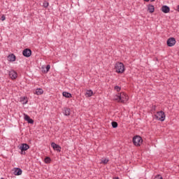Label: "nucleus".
<instances>
[{
    "instance_id": "f257e3e1",
    "label": "nucleus",
    "mask_w": 179,
    "mask_h": 179,
    "mask_svg": "<svg viewBox=\"0 0 179 179\" xmlns=\"http://www.w3.org/2000/svg\"><path fill=\"white\" fill-rule=\"evenodd\" d=\"M115 69L117 73H124L125 71V66L122 64V62H116L115 64Z\"/></svg>"
},
{
    "instance_id": "f03ea898",
    "label": "nucleus",
    "mask_w": 179,
    "mask_h": 179,
    "mask_svg": "<svg viewBox=\"0 0 179 179\" xmlns=\"http://www.w3.org/2000/svg\"><path fill=\"white\" fill-rule=\"evenodd\" d=\"M155 117L156 120H157L158 121H161L162 122H163V121L166 120V114L163 110L158 111L157 114L155 115Z\"/></svg>"
},
{
    "instance_id": "7ed1b4c3",
    "label": "nucleus",
    "mask_w": 179,
    "mask_h": 179,
    "mask_svg": "<svg viewBox=\"0 0 179 179\" xmlns=\"http://www.w3.org/2000/svg\"><path fill=\"white\" fill-rule=\"evenodd\" d=\"M142 142H143V140H142V137L140 136H135L133 138V143L135 146H141Z\"/></svg>"
},
{
    "instance_id": "20e7f679",
    "label": "nucleus",
    "mask_w": 179,
    "mask_h": 179,
    "mask_svg": "<svg viewBox=\"0 0 179 179\" xmlns=\"http://www.w3.org/2000/svg\"><path fill=\"white\" fill-rule=\"evenodd\" d=\"M120 103H126V101H128V99H129L128 95H127V94H125L124 92H121L120 94Z\"/></svg>"
},
{
    "instance_id": "39448f33",
    "label": "nucleus",
    "mask_w": 179,
    "mask_h": 179,
    "mask_svg": "<svg viewBox=\"0 0 179 179\" xmlns=\"http://www.w3.org/2000/svg\"><path fill=\"white\" fill-rule=\"evenodd\" d=\"M176 41L174 38H169L166 41L168 47H173V45H176Z\"/></svg>"
},
{
    "instance_id": "423d86ee",
    "label": "nucleus",
    "mask_w": 179,
    "mask_h": 179,
    "mask_svg": "<svg viewBox=\"0 0 179 179\" xmlns=\"http://www.w3.org/2000/svg\"><path fill=\"white\" fill-rule=\"evenodd\" d=\"M22 55L24 57H26L27 58H29L31 55V50L29 48H26L22 51Z\"/></svg>"
},
{
    "instance_id": "0eeeda50",
    "label": "nucleus",
    "mask_w": 179,
    "mask_h": 179,
    "mask_svg": "<svg viewBox=\"0 0 179 179\" xmlns=\"http://www.w3.org/2000/svg\"><path fill=\"white\" fill-rule=\"evenodd\" d=\"M21 152H26L30 149V146L27 143H22L20 148Z\"/></svg>"
},
{
    "instance_id": "6e6552de",
    "label": "nucleus",
    "mask_w": 179,
    "mask_h": 179,
    "mask_svg": "<svg viewBox=\"0 0 179 179\" xmlns=\"http://www.w3.org/2000/svg\"><path fill=\"white\" fill-rule=\"evenodd\" d=\"M51 146L52 148L56 150L57 152H61V146H59V145H57V143H51Z\"/></svg>"
},
{
    "instance_id": "1a4fd4ad",
    "label": "nucleus",
    "mask_w": 179,
    "mask_h": 179,
    "mask_svg": "<svg viewBox=\"0 0 179 179\" xmlns=\"http://www.w3.org/2000/svg\"><path fill=\"white\" fill-rule=\"evenodd\" d=\"M25 121H27L28 124H34V120L30 118L28 115L24 114Z\"/></svg>"
},
{
    "instance_id": "9d476101",
    "label": "nucleus",
    "mask_w": 179,
    "mask_h": 179,
    "mask_svg": "<svg viewBox=\"0 0 179 179\" xmlns=\"http://www.w3.org/2000/svg\"><path fill=\"white\" fill-rule=\"evenodd\" d=\"M8 61L9 62H15L16 61V56L14 54H10L8 56Z\"/></svg>"
},
{
    "instance_id": "9b49d317",
    "label": "nucleus",
    "mask_w": 179,
    "mask_h": 179,
    "mask_svg": "<svg viewBox=\"0 0 179 179\" xmlns=\"http://www.w3.org/2000/svg\"><path fill=\"white\" fill-rule=\"evenodd\" d=\"M161 10L164 13H169V12H170V7H169V6H163Z\"/></svg>"
},
{
    "instance_id": "f8f14e48",
    "label": "nucleus",
    "mask_w": 179,
    "mask_h": 179,
    "mask_svg": "<svg viewBox=\"0 0 179 179\" xmlns=\"http://www.w3.org/2000/svg\"><path fill=\"white\" fill-rule=\"evenodd\" d=\"M63 114L66 116L71 115V108H64Z\"/></svg>"
},
{
    "instance_id": "ddd939ff",
    "label": "nucleus",
    "mask_w": 179,
    "mask_h": 179,
    "mask_svg": "<svg viewBox=\"0 0 179 179\" xmlns=\"http://www.w3.org/2000/svg\"><path fill=\"white\" fill-rule=\"evenodd\" d=\"M9 75L12 79H16V78H17V73L15 71H10Z\"/></svg>"
},
{
    "instance_id": "4468645a",
    "label": "nucleus",
    "mask_w": 179,
    "mask_h": 179,
    "mask_svg": "<svg viewBox=\"0 0 179 179\" xmlns=\"http://www.w3.org/2000/svg\"><path fill=\"white\" fill-rule=\"evenodd\" d=\"M42 68H43L42 72H43V73H48V72H50V68H51V66H50V64H48V65L45 66V69H44V67H42Z\"/></svg>"
},
{
    "instance_id": "2eb2a0df",
    "label": "nucleus",
    "mask_w": 179,
    "mask_h": 179,
    "mask_svg": "<svg viewBox=\"0 0 179 179\" xmlns=\"http://www.w3.org/2000/svg\"><path fill=\"white\" fill-rule=\"evenodd\" d=\"M15 176H22V170L20 168H16L14 171Z\"/></svg>"
},
{
    "instance_id": "dca6fc26",
    "label": "nucleus",
    "mask_w": 179,
    "mask_h": 179,
    "mask_svg": "<svg viewBox=\"0 0 179 179\" xmlns=\"http://www.w3.org/2000/svg\"><path fill=\"white\" fill-rule=\"evenodd\" d=\"M44 93V90L41 88H37L35 92V94H37V96H40L41 94H43Z\"/></svg>"
},
{
    "instance_id": "f3484780",
    "label": "nucleus",
    "mask_w": 179,
    "mask_h": 179,
    "mask_svg": "<svg viewBox=\"0 0 179 179\" xmlns=\"http://www.w3.org/2000/svg\"><path fill=\"white\" fill-rule=\"evenodd\" d=\"M62 94L64 97H66V99H71V97H72V94L69 92H63Z\"/></svg>"
},
{
    "instance_id": "a211bd4d",
    "label": "nucleus",
    "mask_w": 179,
    "mask_h": 179,
    "mask_svg": "<svg viewBox=\"0 0 179 179\" xmlns=\"http://www.w3.org/2000/svg\"><path fill=\"white\" fill-rule=\"evenodd\" d=\"M85 96H87V97H92V96H93V91L92 90H87Z\"/></svg>"
},
{
    "instance_id": "6ab92c4d",
    "label": "nucleus",
    "mask_w": 179,
    "mask_h": 179,
    "mask_svg": "<svg viewBox=\"0 0 179 179\" xmlns=\"http://www.w3.org/2000/svg\"><path fill=\"white\" fill-rule=\"evenodd\" d=\"M148 10H149L150 13H153V12H155V6L149 5L148 6Z\"/></svg>"
},
{
    "instance_id": "aec40b11",
    "label": "nucleus",
    "mask_w": 179,
    "mask_h": 179,
    "mask_svg": "<svg viewBox=\"0 0 179 179\" xmlns=\"http://www.w3.org/2000/svg\"><path fill=\"white\" fill-rule=\"evenodd\" d=\"M20 101H23L22 104H27V97H21Z\"/></svg>"
},
{
    "instance_id": "412c9836",
    "label": "nucleus",
    "mask_w": 179,
    "mask_h": 179,
    "mask_svg": "<svg viewBox=\"0 0 179 179\" xmlns=\"http://www.w3.org/2000/svg\"><path fill=\"white\" fill-rule=\"evenodd\" d=\"M115 100L117 101V103H121V98L120 94L118 95L115 96Z\"/></svg>"
},
{
    "instance_id": "4be33fe9",
    "label": "nucleus",
    "mask_w": 179,
    "mask_h": 179,
    "mask_svg": "<svg viewBox=\"0 0 179 179\" xmlns=\"http://www.w3.org/2000/svg\"><path fill=\"white\" fill-rule=\"evenodd\" d=\"M50 162H51V158H50L49 157H47L45 158V163L48 164V163H50Z\"/></svg>"
},
{
    "instance_id": "5701e85b",
    "label": "nucleus",
    "mask_w": 179,
    "mask_h": 179,
    "mask_svg": "<svg viewBox=\"0 0 179 179\" xmlns=\"http://www.w3.org/2000/svg\"><path fill=\"white\" fill-rule=\"evenodd\" d=\"M43 8H47L48 6H50V3H48L47 1H45L43 3Z\"/></svg>"
},
{
    "instance_id": "b1692460",
    "label": "nucleus",
    "mask_w": 179,
    "mask_h": 179,
    "mask_svg": "<svg viewBox=\"0 0 179 179\" xmlns=\"http://www.w3.org/2000/svg\"><path fill=\"white\" fill-rule=\"evenodd\" d=\"M113 128H117L118 127V123L117 122H112Z\"/></svg>"
},
{
    "instance_id": "393cba45",
    "label": "nucleus",
    "mask_w": 179,
    "mask_h": 179,
    "mask_svg": "<svg viewBox=\"0 0 179 179\" xmlns=\"http://www.w3.org/2000/svg\"><path fill=\"white\" fill-rule=\"evenodd\" d=\"M114 90H116V92H120L121 91V87L118 85L115 86Z\"/></svg>"
},
{
    "instance_id": "a878e982",
    "label": "nucleus",
    "mask_w": 179,
    "mask_h": 179,
    "mask_svg": "<svg viewBox=\"0 0 179 179\" xmlns=\"http://www.w3.org/2000/svg\"><path fill=\"white\" fill-rule=\"evenodd\" d=\"M101 163H103V164H107V163H108V159H102Z\"/></svg>"
},
{
    "instance_id": "bb28decb",
    "label": "nucleus",
    "mask_w": 179,
    "mask_h": 179,
    "mask_svg": "<svg viewBox=\"0 0 179 179\" xmlns=\"http://www.w3.org/2000/svg\"><path fill=\"white\" fill-rule=\"evenodd\" d=\"M154 179H163V177H162V175H157L154 178Z\"/></svg>"
},
{
    "instance_id": "cd10ccee",
    "label": "nucleus",
    "mask_w": 179,
    "mask_h": 179,
    "mask_svg": "<svg viewBox=\"0 0 179 179\" xmlns=\"http://www.w3.org/2000/svg\"><path fill=\"white\" fill-rule=\"evenodd\" d=\"M5 19H6V17H5V15H1V20L2 22H3V20H5Z\"/></svg>"
},
{
    "instance_id": "c85d7f7f",
    "label": "nucleus",
    "mask_w": 179,
    "mask_h": 179,
    "mask_svg": "<svg viewBox=\"0 0 179 179\" xmlns=\"http://www.w3.org/2000/svg\"><path fill=\"white\" fill-rule=\"evenodd\" d=\"M152 110H154V111H156V106H152Z\"/></svg>"
},
{
    "instance_id": "c756f323",
    "label": "nucleus",
    "mask_w": 179,
    "mask_h": 179,
    "mask_svg": "<svg viewBox=\"0 0 179 179\" xmlns=\"http://www.w3.org/2000/svg\"><path fill=\"white\" fill-rule=\"evenodd\" d=\"M21 155H26V152H21Z\"/></svg>"
},
{
    "instance_id": "7c9ffc66",
    "label": "nucleus",
    "mask_w": 179,
    "mask_h": 179,
    "mask_svg": "<svg viewBox=\"0 0 179 179\" xmlns=\"http://www.w3.org/2000/svg\"><path fill=\"white\" fill-rule=\"evenodd\" d=\"M113 179H120V178L119 177H115V178H113Z\"/></svg>"
},
{
    "instance_id": "2f4dec72",
    "label": "nucleus",
    "mask_w": 179,
    "mask_h": 179,
    "mask_svg": "<svg viewBox=\"0 0 179 179\" xmlns=\"http://www.w3.org/2000/svg\"><path fill=\"white\" fill-rule=\"evenodd\" d=\"M145 2H149V0H144Z\"/></svg>"
},
{
    "instance_id": "473e14b6",
    "label": "nucleus",
    "mask_w": 179,
    "mask_h": 179,
    "mask_svg": "<svg viewBox=\"0 0 179 179\" xmlns=\"http://www.w3.org/2000/svg\"><path fill=\"white\" fill-rule=\"evenodd\" d=\"M150 1H151V2H155V0H150Z\"/></svg>"
},
{
    "instance_id": "72a5a7b5",
    "label": "nucleus",
    "mask_w": 179,
    "mask_h": 179,
    "mask_svg": "<svg viewBox=\"0 0 179 179\" xmlns=\"http://www.w3.org/2000/svg\"><path fill=\"white\" fill-rule=\"evenodd\" d=\"M178 80H179V77H178Z\"/></svg>"
}]
</instances>
